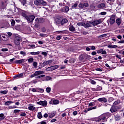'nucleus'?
I'll use <instances>...</instances> for the list:
<instances>
[{
  "label": "nucleus",
  "instance_id": "40",
  "mask_svg": "<svg viewBox=\"0 0 124 124\" xmlns=\"http://www.w3.org/2000/svg\"><path fill=\"white\" fill-rule=\"evenodd\" d=\"M46 92L47 93H49L51 92V88L47 87L46 88Z\"/></svg>",
  "mask_w": 124,
  "mask_h": 124
},
{
  "label": "nucleus",
  "instance_id": "24",
  "mask_svg": "<svg viewBox=\"0 0 124 124\" xmlns=\"http://www.w3.org/2000/svg\"><path fill=\"white\" fill-rule=\"evenodd\" d=\"M108 48H112L114 49L115 48H117L118 47V46L117 45H109L108 46Z\"/></svg>",
  "mask_w": 124,
  "mask_h": 124
},
{
  "label": "nucleus",
  "instance_id": "21",
  "mask_svg": "<svg viewBox=\"0 0 124 124\" xmlns=\"http://www.w3.org/2000/svg\"><path fill=\"white\" fill-rule=\"evenodd\" d=\"M114 119L115 121H120L121 120V116L119 114L116 115L114 116Z\"/></svg>",
  "mask_w": 124,
  "mask_h": 124
},
{
  "label": "nucleus",
  "instance_id": "33",
  "mask_svg": "<svg viewBox=\"0 0 124 124\" xmlns=\"http://www.w3.org/2000/svg\"><path fill=\"white\" fill-rule=\"evenodd\" d=\"M85 27H86L87 28H90L92 27V24L90 23V21L88 22L85 24Z\"/></svg>",
  "mask_w": 124,
  "mask_h": 124
},
{
  "label": "nucleus",
  "instance_id": "39",
  "mask_svg": "<svg viewBox=\"0 0 124 124\" xmlns=\"http://www.w3.org/2000/svg\"><path fill=\"white\" fill-rule=\"evenodd\" d=\"M121 102V101L120 100H117V101H115L114 103L113 104L114 105H117V104H120V103Z\"/></svg>",
  "mask_w": 124,
  "mask_h": 124
},
{
  "label": "nucleus",
  "instance_id": "58",
  "mask_svg": "<svg viewBox=\"0 0 124 124\" xmlns=\"http://www.w3.org/2000/svg\"><path fill=\"white\" fill-rule=\"evenodd\" d=\"M41 31L43 32H46V28L45 27H43L41 29Z\"/></svg>",
  "mask_w": 124,
  "mask_h": 124
},
{
  "label": "nucleus",
  "instance_id": "45",
  "mask_svg": "<svg viewBox=\"0 0 124 124\" xmlns=\"http://www.w3.org/2000/svg\"><path fill=\"white\" fill-rule=\"evenodd\" d=\"M33 66L35 67V68H37V62H33Z\"/></svg>",
  "mask_w": 124,
  "mask_h": 124
},
{
  "label": "nucleus",
  "instance_id": "47",
  "mask_svg": "<svg viewBox=\"0 0 124 124\" xmlns=\"http://www.w3.org/2000/svg\"><path fill=\"white\" fill-rule=\"evenodd\" d=\"M35 76H37L36 75V72H34V73L31 76V78H33V77H35Z\"/></svg>",
  "mask_w": 124,
  "mask_h": 124
},
{
  "label": "nucleus",
  "instance_id": "23",
  "mask_svg": "<svg viewBox=\"0 0 124 124\" xmlns=\"http://www.w3.org/2000/svg\"><path fill=\"white\" fill-rule=\"evenodd\" d=\"M98 8H103L105 7V4L104 3H102L98 5Z\"/></svg>",
  "mask_w": 124,
  "mask_h": 124
},
{
  "label": "nucleus",
  "instance_id": "59",
  "mask_svg": "<svg viewBox=\"0 0 124 124\" xmlns=\"http://www.w3.org/2000/svg\"><path fill=\"white\" fill-rule=\"evenodd\" d=\"M14 79H20V77H19L18 75H16V76H15L14 77Z\"/></svg>",
  "mask_w": 124,
  "mask_h": 124
},
{
  "label": "nucleus",
  "instance_id": "28",
  "mask_svg": "<svg viewBox=\"0 0 124 124\" xmlns=\"http://www.w3.org/2000/svg\"><path fill=\"white\" fill-rule=\"evenodd\" d=\"M29 110H30V111H33L34 109H35V107H33V106H30L28 107Z\"/></svg>",
  "mask_w": 124,
  "mask_h": 124
},
{
  "label": "nucleus",
  "instance_id": "7",
  "mask_svg": "<svg viewBox=\"0 0 124 124\" xmlns=\"http://www.w3.org/2000/svg\"><path fill=\"white\" fill-rule=\"evenodd\" d=\"M26 19L29 22H33V20L35 19V16L33 15L27 16V17L26 18Z\"/></svg>",
  "mask_w": 124,
  "mask_h": 124
},
{
  "label": "nucleus",
  "instance_id": "38",
  "mask_svg": "<svg viewBox=\"0 0 124 124\" xmlns=\"http://www.w3.org/2000/svg\"><path fill=\"white\" fill-rule=\"evenodd\" d=\"M37 117L38 119H42V114H41V112H39L37 115Z\"/></svg>",
  "mask_w": 124,
  "mask_h": 124
},
{
  "label": "nucleus",
  "instance_id": "20",
  "mask_svg": "<svg viewBox=\"0 0 124 124\" xmlns=\"http://www.w3.org/2000/svg\"><path fill=\"white\" fill-rule=\"evenodd\" d=\"M25 62V59H21L20 60H16L15 61V63H22V62Z\"/></svg>",
  "mask_w": 124,
  "mask_h": 124
},
{
  "label": "nucleus",
  "instance_id": "25",
  "mask_svg": "<svg viewBox=\"0 0 124 124\" xmlns=\"http://www.w3.org/2000/svg\"><path fill=\"white\" fill-rule=\"evenodd\" d=\"M51 70L53 71V70H56V69H58L59 68V65H55L51 66Z\"/></svg>",
  "mask_w": 124,
  "mask_h": 124
},
{
  "label": "nucleus",
  "instance_id": "64",
  "mask_svg": "<svg viewBox=\"0 0 124 124\" xmlns=\"http://www.w3.org/2000/svg\"><path fill=\"white\" fill-rule=\"evenodd\" d=\"M77 114H78V112H77V111H75L73 112V115L74 116H76V115H77Z\"/></svg>",
  "mask_w": 124,
  "mask_h": 124
},
{
  "label": "nucleus",
  "instance_id": "42",
  "mask_svg": "<svg viewBox=\"0 0 124 124\" xmlns=\"http://www.w3.org/2000/svg\"><path fill=\"white\" fill-rule=\"evenodd\" d=\"M8 93V91L5 90V91H2L0 92V93H2L3 94H6Z\"/></svg>",
  "mask_w": 124,
  "mask_h": 124
},
{
  "label": "nucleus",
  "instance_id": "32",
  "mask_svg": "<svg viewBox=\"0 0 124 124\" xmlns=\"http://www.w3.org/2000/svg\"><path fill=\"white\" fill-rule=\"evenodd\" d=\"M0 119L1 120H4V119L5 118V116H4V114L3 113H0Z\"/></svg>",
  "mask_w": 124,
  "mask_h": 124
},
{
  "label": "nucleus",
  "instance_id": "26",
  "mask_svg": "<svg viewBox=\"0 0 124 124\" xmlns=\"http://www.w3.org/2000/svg\"><path fill=\"white\" fill-rule=\"evenodd\" d=\"M11 103H13V102L11 101H8L4 103V105H5L6 106H8L9 105H10V104H11Z\"/></svg>",
  "mask_w": 124,
  "mask_h": 124
},
{
  "label": "nucleus",
  "instance_id": "14",
  "mask_svg": "<svg viewBox=\"0 0 124 124\" xmlns=\"http://www.w3.org/2000/svg\"><path fill=\"white\" fill-rule=\"evenodd\" d=\"M115 22L118 26H120L122 24V18H118L116 19Z\"/></svg>",
  "mask_w": 124,
  "mask_h": 124
},
{
  "label": "nucleus",
  "instance_id": "13",
  "mask_svg": "<svg viewBox=\"0 0 124 124\" xmlns=\"http://www.w3.org/2000/svg\"><path fill=\"white\" fill-rule=\"evenodd\" d=\"M41 1V0H35L34 1V3L35 5H36V6H40Z\"/></svg>",
  "mask_w": 124,
  "mask_h": 124
},
{
  "label": "nucleus",
  "instance_id": "27",
  "mask_svg": "<svg viewBox=\"0 0 124 124\" xmlns=\"http://www.w3.org/2000/svg\"><path fill=\"white\" fill-rule=\"evenodd\" d=\"M35 72L36 74L37 75V76H38V75H40V74H44V71H36Z\"/></svg>",
  "mask_w": 124,
  "mask_h": 124
},
{
  "label": "nucleus",
  "instance_id": "15",
  "mask_svg": "<svg viewBox=\"0 0 124 124\" xmlns=\"http://www.w3.org/2000/svg\"><path fill=\"white\" fill-rule=\"evenodd\" d=\"M35 21L37 23H43L44 22V19L41 18H37L35 19Z\"/></svg>",
  "mask_w": 124,
  "mask_h": 124
},
{
  "label": "nucleus",
  "instance_id": "11",
  "mask_svg": "<svg viewBox=\"0 0 124 124\" xmlns=\"http://www.w3.org/2000/svg\"><path fill=\"white\" fill-rule=\"evenodd\" d=\"M98 101H99V102H104L105 103H106V102L108 101V100L106 99V98L103 97L98 99Z\"/></svg>",
  "mask_w": 124,
  "mask_h": 124
},
{
  "label": "nucleus",
  "instance_id": "2",
  "mask_svg": "<svg viewBox=\"0 0 124 124\" xmlns=\"http://www.w3.org/2000/svg\"><path fill=\"white\" fill-rule=\"evenodd\" d=\"M89 23L93 26H97V25H99V24H101V23H102V18L94 19L93 21H90Z\"/></svg>",
  "mask_w": 124,
  "mask_h": 124
},
{
  "label": "nucleus",
  "instance_id": "57",
  "mask_svg": "<svg viewBox=\"0 0 124 124\" xmlns=\"http://www.w3.org/2000/svg\"><path fill=\"white\" fill-rule=\"evenodd\" d=\"M11 25L12 26H15V20H14V19H12V21H11Z\"/></svg>",
  "mask_w": 124,
  "mask_h": 124
},
{
  "label": "nucleus",
  "instance_id": "41",
  "mask_svg": "<svg viewBox=\"0 0 124 124\" xmlns=\"http://www.w3.org/2000/svg\"><path fill=\"white\" fill-rule=\"evenodd\" d=\"M21 110H19V109H15L14 110V114H17L18 113H20Z\"/></svg>",
  "mask_w": 124,
  "mask_h": 124
},
{
  "label": "nucleus",
  "instance_id": "49",
  "mask_svg": "<svg viewBox=\"0 0 124 124\" xmlns=\"http://www.w3.org/2000/svg\"><path fill=\"white\" fill-rule=\"evenodd\" d=\"M47 54H48V53L45 51L42 52V55H43L45 57H46V56H47Z\"/></svg>",
  "mask_w": 124,
  "mask_h": 124
},
{
  "label": "nucleus",
  "instance_id": "1",
  "mask_svg": "<svg viewBox=\"0 0 124 124\" xmlns=\"http://www.w3.org/2000/svg\"><path fill=\"white\" fill-rule=\"evenodd\" d=\"M21 40H22V38H21L20 35L18 34H16L14 41L15 45H17V46H19L20 43V41H21Z\"/></svg>",
  "mask_w": 124,
  "mask_h": 124
},
{
  "label": "nucleus",
  "instance_id": "61",
  "mask_svg": "<svg viewBox=\"0 0 124 124\" xmlns=\"http://www.w3.org/2000/svg\"><path fill=\"white\" fill-rule=\"evenodd\" d=\"M79 60L80 61H83L84 60V58L83 57V56H82V55L79 56Z\"/></svg>",
  "mask_w": 124,
  "mask_h": 124
},
{
  "label": "nucleus",
  "instance_id": "3",
  "mask_svg": "<svg viewBox=\"0 0 124 124\" xmlns=\"http://www.w3.org/2000/svg\"><path fill=\"white\" fill-rule=\"evenodd\" d=\"M120 109V108L117 106L113 105L111 107L109 110L111 113H116Z\"/></svg>",
  "mask_w": 124,
  "mask_h": 124
},
{
  "label": "nucleus",
  "instance_id": "34",
  "mask_svg": "<svg viewBox=\"0 0 124 124\" xmlns=\"http://www.w3.org/2000/svg\"><path fill=\"white\" fill-rule=\"evenodd\" d=\"M28 62L29 63H31L32 62H33V58H31L28 59Z\"/></svg>",
  "mask_w": 124,
  "mask_h": 124
},
{
  "label": "nucleus",
  "instance_id": "46",
  "mask_svg": "<svg viewBox=\"0 0 124 124\" xmlns=\"http://www.w3.org/2000/svg\"><path fill=\"white\" fill-rule=\"evenodd\" d=\"M46 71H52V68L51 67H48L46 69Z\"/></svg>",
  "mask_w": 124,
  "mask_h": 124
},
{
  "label": "nucleus",
  "instance_id": "31",
  "mask_svg": "<svg viewBox=\"0 0 124 124\" xmlns=\"http://www.w3.org/2000/svg\"><path fill=\"white\" fill-rule=\"evenodd\" d=\"M107 36V34H103L100 36H98V38H103V37H106Z\"/></svg>",
  "mask_w": 124,
  "mask_h": 124
},
{
  "label": "nucleus",
  "instance_id": "54",
  "mask_svg": "<svg viewBox=\"0 0 124 124\" xmlns=\"http://www.w3.org/2000/svg\"><path fill=\"white\" fill-rule=\"evenodd\" d=\"M1 51H2V52H7L8 48H2L1 49Z\"/></svg>",
  "mask_w": 124,
  "mask_h": 124
},
{
  "label": "nucleus",
  "instance_id": "36",
  "mask_svg": "<svg viewBox=\"0 0 124 124\" xmlns=\"http://www.w3.org/2000/svg\"><path fill=\"white\" fill-rule=\"evenodd\" d=\"M40 53V52L37 51L36 52H31L30 53L31 55H39Z\"/></svg>",
  "mask_w": 124,
  "mask_h": 124
},
{
  "label": "nucleus",
  "instance_id": "10",
  "mask_svg": "<svg viewBox=\"0 0 124 124\" xmlns=\"http://www.w3.org/2000/svg\"><path fill=\"white\" fill-rule=\"evenodd\" d=\"M38 105H42V106H47V101H40L37 102Z\"/></svg>",
  "mask_w": 124,
  "mask_h": 124
},
{
  "label": "nucleus",
  "instance_id": "56",
  "mask_svg": "<svg viewBox=\"0 0 124 124\" xmlns=\"http://www.w3.org/2000/svg\"><path fill=\"white\" fill-rule=\"evenodd\" d=\"M43 77H45V75H41L40 76H39L37 77L36 78H43Z\"/></svg>",
  "mask_w": 124,
  "mask_h": 124
},
{
  "label": "nucleus",
  "instance_id": "8",
  "mask_svg": "<svg viewBox=\"0 0 124 124\" xmlns=\"http://www.w3.org/2000/svg\"><path fill=\"white\" fill-rule=\"evenodd\" d=\"M0 37L3 41H7L9 39L8 35L5 34H1Z\"/></svg>",
  "mask_w": 124,
  "mask_h": 124
},
{
  "label": "nucleus",
  "instance_id": "43",
  "mask_svg": "<svg viewBox=\"0 0 124 124\" xmlns=\"http://www.w3.org/2000/svg\"><path fill=\"white\" fill-rule=\"evenodd\" d=\"M90 82H91V84H92V85H95L96 84V82H95V81L93 79H91L90 80Z\"/></svg>",
  "mask_w": 124,
  "mask_h": 124
},
{
  "label": "nucleus",
  "instance_id": "30",
  "mask_svg": "<svg viewBox=\"0 0 124 124\" xmlns=\"http://www.w3.org/2000/svg\"><path fill=\"white\" fill-rule=\"evenodd\" d=\"M20 2L23 6L27 4V0H20Z\"/></svg>",
  "mask_w": 124,
  "mask_h": 124
},
{
  "label": "nucleus",
  "instance_id": "37",
  "mask_svg": "<svg viewBox=\"0 0 124 124\" xmlns=\"http://www.w3.org/2000/svg\"><path fill=\"white\" fill-rule=\"evenodd\" d=\"M78 7L80 8L81 9H83L84 8V4L83 3H79L78 4Z\"/></svg>",
  "mask_w": 124,
  "mask_h": 124
},
{
  "label": "nucleus",
  "instance_id": "19",
  "mask_svg": "<svg viewBox=\"0 0 124 124\" xmlns=\"http://www.w3.org/2000/svg\"><path fill=\"white\" fill-rule=\"evenodd\" d=\"M48 65V63L47 62V61L43 62V63H42L41 67H39V69H41L42 67H44V66Z\"/></svg>",
  "mask_w": 124,
  "mask_h": 124
},
{
  "label": "nucleus",
  "instance_id": "48",
  "mask_svg": "<svg viewBox=\"0 0 124 124\" xmlns=\"http://www.w3.org/2000/svg\"><path fill=\"white\" fill-rule=\"evenodd\" d=\"M102 90V87L101 86H98L96 89V91H101Z\"/></svg>",
  "mask_w": 124,
  "mask_h": 124
},
{
  "label": "nucleus",
  "instance_id": "18",
  "mask_svg": "<svg viewBox=\"0 0 124 124\" xmlns=\"http://www.w3.org/2000/svg\"><path fill=\"white\" fill-rule=\"evenodd\" d=\"M47 5V2L44 0H41V5L40 6H46Z\"/></svg>",
  "mask_w": 124,
  "mask_h": 124
},
{
  "label": "nucleus",
  "instance_id": "35",
  "mask_svg": "<svg viewBox=\"0 0 124 124\" xmlns=\"http://www.w3.org/2000/svg\"><path fill=\"white\" fill-rule=\"evenodd\" d=\"M52 102L54 105L59 104V103H60V101L58 100H53Z\"/></svg>",
  "mask_w": 124,
  "mask_h": 124
},
{
  "label": "nucleus",
  "instance_id": "6",
  "mask_svg": "<svg viewBox=\"0 0 124 124\" xmlns=\"http://www.w3.org/2000/svg\"><path fill=\"white\" fill-rule=\"evenodd\" d=\"M7 0H2L1 1L0 6L2 9H4L7 5Z\"/></svg>",
  "mask_w": 124,
  "mask_h": 124
},
{
  "label": "nucleus",
  "instance_id": "9",
  "mask_svg": "<svg viewBox=\"0 0 124 124\" xmlns=\"http://www.w3.org/2000/svg\"><path fill=\"white\" fill-rule=\"evenodd\" d=\"M62 12H64L65 13H67L69 11V7L68 6H65L64 8H62L61 9Z\"/></svg>",
  "mask_w": 124,
  "mask_h": 124
},
{
  "label": "nucleus",
  "instance_id": "53",
  "mask_svg": "<svg viewBox=\"0 0 124 124\" xmlns=\"http://www.w3.org/2000/svg\"><path fill=\"white\" fill-rule=\"evenodd\" d=\"M10 109H15V108H17V107L16 106H11L9 107Z\"/></svg>",
  "mask_w": 124,
  "mask_h": 124
},
{
  "label": "nucleus",
  "instance_id": "16",
  "mask_svg": "<svg viewBox=\"0 0 124 124\" xmlns=\"http://www.w3.org/2000/svg\"><path fill=\"white\" fill-rule=\"evenodd\" d=\"M27 12L26 11H22V12H21V15L23 17H24V18H25V19L27 18V17L28 16V15H27Z\"/></svg>",
  "mask_w": 124,
  "mask_h": 124
},
{
  "label": "nucleus",
  "instance_id": "4",
  "mask_svg": "<svg viewBox=\"0 0 124 124\" xmlns=\"http://www.w3.org/2000/svg\"><path fill=\"white\" fill-rule=\"evenodd\" d=\"M116 22V16L115 15H112L110 16L109 19V24L110 25H113Z\"/></svg>",
  "mask_w": 124,
  "mask_h": 124
},
{
  "label": "nucleus",
  "instance_id": "44",
  "mask_svg": "<svg viewBox=\"0 0 124 124\" xmlns=\"http://www.w3.org/2000/svg\"><path fill=\"white\" fill-rule=\"evenodd\" d=\"M101 121H104L105 119H106V117L104 115H102L101 117H100Z\"/></svg>",
  "mask_w": 124,
  "mask_h": 124
},
{
  "label": "nucleus",
  "instance_id": "60",
  "mask_svg": "<svg viewBox=\"0 0 124 124\" xmlns=\"http://www.w3.org/2000/svg\"><path fill=\"white\" fill-rule=\"evenodd\" d=\"M84 7H88L89 6V4L88 3H83Z\"/></svg>",
  "mask_w": 124,
  "mask_h": 124
},
{
  "label": "nucleus",
  "instance_id": "29",
  "mask_svg": "<svg viewBox=\"0 0 124 124\" xmlns=\"http://www.w3.org/2000/svg\"><path fill=\"white\" fill-rule=\"evenodd\" d=\"M44 89L41 88H37V93H44Z\"/></svg>",
  "mask_w": 124,
  "mask_h": 124
},
{
  "label": "nucleus",
  "instance_id": "63",
  "mask_svg": "<svg viewBox=\"0 0 124 124\" xmlns=\"http://www.w3.org/2000/svg\"><path fill=\"white\" fill-rule=\"evenodd\" d=\"M102 55H106V54H107V52L105 51V50H103V51H102Z\"/></svg>",
  "mask_w": 124,
  "mask_h": 124
},
{
  "label": "nucleus",
  "instance_id": "51",
  "mask_svg": "<svg viewBox=\"0 0 124 124\" xmlns=\"http://www.w3.org/2000/svg\"><path fill=\"white\" fill-rule=\"evenodd\" d=\"M106 14H107V13H106V12H101L99 15H106Z\"/></svg>",
  "mask_w": 124,
  "mask_h": 124
},
{
  "label": "nucleus",
  "instance_id": "50",
  "mask_svg": "<svg viewBox=\"0 0 124 124\" xmlns=\"http://www.w3.org/2000/svg\"><path fill=\"white\" fill-rule=\"evenodd\" d=\"M46 35L47 34L43 33H41L40 34V36H41V37H46V36H47Z\"/></svg>",
  "mask_w": 124,
  "mask_h": 124
},
{
  "label": "nucleus",
  "instance_id": "5",
  "mask_svg": "<svg viewBox=\"0 0 124 124\" xmlns=\"http://www.w3.org/2000/svg\"><path fill=\"white\" fill-rule=\"evenodd\" d=\"M62 19V17L61 16H58L56 18L55 23H56V25H57V26H60V25H61Z\"/></svg>",
  "mask_w": 124,
  "mask_h": 124
},
{
  "label": "nucleus",
  "instance_id": "52",
  "mask_svg": "<svg viewBox=\"0 0 124 124\" xmlns=\"http://www.w3.org/2000/svg\"><path fill=\"white\" fill-rule=\"evenodd\" d=\"M102 51H103V49L101 48L100 50H97V54H101V53L102 52Z\"/></svg>",
  "mask_w": 124,
  "mask_h": 124
},
{
  "label": "nucleus",
  "instance_id": "55",
  "mask_svg": "<svg viewBox=\"0 0 124 124\" xmlns=\"http://www.w3.org/2000/svg\"><path fill=\"white\" fill-rule=\"evenodd\" d=\"M78 6V3H75L73 6H72V8H76Z\"/></svg>",
  "mask_w": 124,
  "mask_h": 124
},
{
  "label": "nucleus",
  "instance_id": "22",
  "mask_svg": "<svg viewBox=\"0 0 124 124\" xmlns=\"http://www.w3.org/2000/svg\"><path fill=\"white\" fill-rule=\"evenodd\" d=\"M55 115H56V112L53 111L52 112H51L49 114L48 117L50 118H53V117H55Z\"/></svg>",
  "mask_w": 124,
  "mask_h": 124
},
{
  "label": "nucleus",
  "instance_id": "12",
  "mask_svg": "<svg viewBox=\"0 0 124 124\" xmlns=\"http://www.w3.org/2000/svg\"><path fill=\"white\" fill-rule=\"evenodd\" d=\"M67 22H68V20H67V19L66 18H64L62 19L61 21V23L60 24V25H61V26H63V25H64V24H66V23H67Z\"/></svg>",
  "mask_w": 124,
  "mask_h": 124
},
{
  "label": "nucleus",
  "instance_id": "17",
  "mask_svg": "<svg viewBox=\"0 0 124 124\" xmlns=\"http://www.w3.org/2000/svg\"><path fill=\"white\" fill-rule=\"evenodd\" d=\"M69 29L70 31H76L75 27H74V26H73V25H70L69 26Z\"/></svg>",
  "mask_w": 124,
  "mask_h": 124
},
{
  "label": "nucleus",
  "instance_id": "62",
  "mask_svg": "<svg viewBox=\"0 0 124 124\" xmlns=\"http://www.w3.org/2000/svg\"><path fill=\"white\" fill-rule=\"evenodd\" d=\"M89 47L91 48V50H95V46H93Z\"/></svg>",
  "mask_w": 124,
  "mask_h": 124
}]
</instances>
